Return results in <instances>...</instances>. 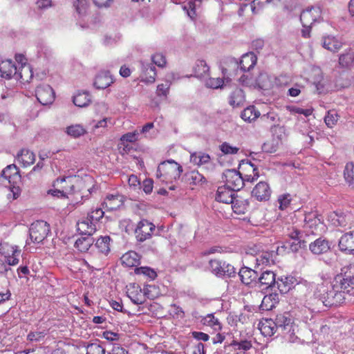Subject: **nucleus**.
<instances>
[{
    "label": "nucleus",
    "instance_id": "f257e3e1",
    "mask_svg": "<svg viewBox=\"0 0 354 354\" xmlns=\"http://www.w3.org/2000/svg\"><path fill=\"white\" fill-rule=\"evenodd\" d=\"M329 281L324 274L317 279L313 293L307 300L309 309L313 312H322L342 303L344 294H351L354 290V263L343 266L340 272L335 275L332 282V290H329Z\"/></svg>",
    "mask_w": 354,
    "mask_h": 354
},
{
    "label": "nucleus",
    "instance_id": "f03ea898",
    "mask_svg": "<svg viewBox=\"0 0 354 354\" xmlns=\"http://www.w3.org/2000/svg\"><path fill=\"white\" fill-rule=\"evenodd\" d=\"M53 186L62 189L66 198L70 196L76 203H80L83 198L90 195L92 179L88 176L82 178L79 176H69L56 179Z\"/></svg>",
    "mask_w": 354,
    "mask_h": 354
},
{
    "label": "nucleus",
    "instance_id": "7ed1b4c3",
    "mask_svg": "<svg viewBox=\"0 0 354 354\" xmlns=\"http://www.w3.org/2000/svg\"><path fill=\"white\" fill-rule=\"evenodd\" d=\"M183 171L180 164L173 160H169L160 163L156 176L160 181L169 184L179 179Z\"/></svg>",
    "mask_w": 354,
    "mask_h": 354
},
{
    "label": "nucleus",
    "instance_id": "20e7f679",
    "mask_svg": "<svg viewBox=\"0 0 354 354\" xmlns=\"http://www.w3.org/2000/svg\"><path fill=\"white\" fill-rule=\"evenodd\" d=\"M0 254L8 265L15 266L19 263L21 250L19 246L8 243H0Z\"/></svg>",
    "mask_w": 354,
    "mask_h": 354
},
{
    "label": "nucleus",
    "instance_id": "39448f33",
    "mask_svg": "<svg viewBox=\"0 0 354 354\" xmlns=\"http://www.w3.org/2000/svg\"><path fill=\"white\" fill-rule=\"evenodd\" d=\"M50 232L49 224L44 221H37L30 225V237L34 243H41Z\"/></svg>",
    "mask_w": 354,
    "mask_h": 354
},
{
    "label": "nucleus",
    "instance_id": "423d86ee",
    "mask_svg": "<svg viewBox=\"0 0 354 354\" xmlns=\"http://www.w3.org/2000/svg\"><path fill=\"white\" fill-rule=\"evenodd\" d=\"M322 226L323 222L317 212H310L304 214L303 228L307 234H316Z\"/></svg>",
    "mask_w": 354,
    "mask_h": 354
},
{
    "label": "nucleus",
    "instance_id": "0eeeda50",
    "mask_svg": "<svg viewBox=\"0 0 354 354\" xmlns=\"http://www.w3.org/2000/svg\"><path fill=\"white\" fill-rule=\"evenodd\" d=\"M156 229L155 225L147 219L140 220L135 228L134 234L138 242H144L151 238Z\"/></svg>",
    "mask_w": 354,
    "mask_h": 354
},
{
    "label": "nucleus",
    "instance_id": "6e6552de",
    "mask_svg": "<svg viewBox=\"0 0 354 354\" xmlns=\"http://www.w3.org/2000/svg\"><path fill=\"white\" fill-rule=\"evenodd\" d=\"M153 288L151 286H147L144 288V292L138 285L135 283L130 284L127 288V295L130 299L136 304H142L145 302V296L148 298L152 299L153 295L149 292V289Z\"/></svg>",
    "mask_w": 354,
    "mask_h": 354
},
{
    "label": "nucleus",
    "instance_id": "1a4fd4ad",
    "mask_svg": "<svg viewBox=\"0 0 354 354\" xmlns=\"http://www.w3.org/2000/svg\"><path fill=\"white\" fill-rule=\"evenodd\" d=\"M225 186L233 191H239L244 186V180L239 171L227 169L223 173Z\"/></svg>",
    "mask_w": 354,
    "mask_h": 354
},
{
    "label": "nucleus",
    "instance_id": "9d476101",
    "mask_svg": "<svg viewBox=\"0 0 354 354\" xmlns=\"http://www.w3.org/2000/svg\"><path fill=\"white\" fill-rule=\"evenodd\" d=\"M239 171L244 182L252 183L259 177L258 168L248 160L241 162L239 166Z\"/></svg>",
    "mask_w": 354,
    "mask_h": 354
},
{
    "label": "nucleus",
    "instance_id": "9b49d317",
    "mask_svg": "<svg viewBox=\"0 0 354 354\" xmlns=\"http://www.w3.org/2000/svg\"><path fill=\"white\" fill-rule=\"evenodd\" d=\"M209 266L212 272L216 275L232 277L236 273L234 266L225 261L212 259L209 261Z\"/></svg>",
    "mask_w": 354,
    "mask_h": 354
},
{
    "label": "nucleus",
    "instance_id": "f8f14e48",
    "mask_svg": "<svg viewBox=\"0 0 354 354\" xmlns=\"http://www.w3.org/2000/svg\"><path fill=\"white\" fill-rule=\"evenodd\" d=\"M104 257L99 252L91 251L84 255L82 261L88 269L101 270L104 266Z\"/></svg>",
    "mask_w": 354,
    "mask_h": 354
},
{
    "label": "nucleus",
    "instance_id": "ddd939ff",
    "mask_svg": "<svg viewBox=\"0 0 354 354\" xmlns=\"http://www.w3.org/2000/svg\"><path fill=\"white\" fill-rule=\"evenodd\" d=\"M322 10L319 7H312L302 11L300 21L303 26L311 27L312 25L321 19Z\"/></svg>",
    "mask_w": 354,
    "mask_h": 354
},
{
    "label": "nucleus",
    "instance_id": "4468645a",
    "mask_svg": "<svg viewBox=\"0 0 354 354\" xmlns=\"http://www.w3.org/2000/svg\"><path fill=\"white\" fill-rule=\"evenodd\" d=\"M35 95L37 100L43 105L52 104L55 97L53 88L48 84L38 86L35 91Z\"/></svg>",
    "mask_w": 354,
    "mask_h": 354
},
{
    "label": "nucleus",
    "instance_id": "2eb2a0df",
    "mask_svg": "<svg viewBox=\"0 0 354 354\" xmlns=\"http://www.w3.org/2000/svg\"><path fill=\"white\" fill-rule=\"evenodd\" d=\"M272 194L269 184L265 181L258 183L252 191V195L259 201H266L270 198Z\"/></svg>",
    "mask_w": 354,
    "mask_h": 354
},
{
    "label": "nucleus",
    "instance_id": "dca6fc26",
    "mask_svg": "<svg viewBox=\"0 0 354 354\" xmlns=\"http://www.w3.org/2000/svg\"><path fill=\"white\" fill-rule=\"evenodd\" d=\"M339 250L346 254H354V231L344 234L339 241Z\"/></svg>",
    "mask_w": 354,
    "mask_h": 354
},
{
    "label": "nucleus",
    "instance_id": "f3484780",
    "mask_svg": "<svg viewBox=\"0 0 354 354\" xmlns=\"http://www.w3.org/2000/svg\"><path fill=\"white\" fill-rule=\"evenodd\" d=\"M309 249L313 254L320 255L330 250V244L326 239L319 238L309 245Z\"/></svg>",
    "mask_w": 354,
    "mask_h": 354
},
{
    "label": "nucleus",
    "instance_id": "a211bd4d",
    "mask_svg": "<svg viewBox=\"0 0 354 354\" xmlns=\"http://www.w3.org/2000/svg\"><path fill=\"white\" fill-rule=\"evenodd\" d=\"M123 196L120 194H109L104 198L102 207L107 211H113L123 205Z\"/></svg>",
    "mask_w": 354,
    "mask_h": 354
},
{
    "label": "nucleus",
    "instance_id": "6ab92c4d",
    "mask_svg": "<svg viewBox=\"0 0 354 354\" xmlns=\"http://www.w3.org/2000/svg\"><path fill=\"white\" fill-rule=\"evenodd\" d=\"M17 162L23 167H28L35 161V155L28 149H22L16 156Z\"/></svg>",
    "mask_w": 354,
    "mask_h": 354
},
{
    "label": "nucleus",
    "instance_id": "aec40b11",
    "mask_svg": "<svg viewBox=\"0 0 354 354\" xmlns=\"http://www.w3.org/2000/svg\"><path fill=\"white\" fill-rule=\"evenodd\" d=\"M258 328L264 337H272L277 332V328L271 319H264L259 322Z\"/></svg>",
    "mask_w": 354,
    "mask_h": 354
},
{
    "label": "nucleus",
    "instance_id": "412c9836",
    "mask_svg": "<svg viewBox=\"0 0 354 354\" xmlns=\"http://www.w3.org/2000/svg\"><path fill=\"white\" fill-rule=\"evenodd\" d=\"M17 70V66L10 59L3 60L0 63V75L3 78L9 80L13 76L15 77Z\"/></svg>",
    "mask_w": 354,
    "mask_h": 354
},
{
    "label": "nucleus",
    "instance_id": "4be33fe9",
    "mask_svg": "<svg viewBox=\"0 0 354 354\" xmlns=\"http://www.w3.org/2000/svg\"><path fill=\"white\" fill-rule=\"evenodd\" d=\"M240 279L243 283L246 286H250L253 283H256L258 277L257 272L250 268L243 267L239 272Z\"/></svg>",
    "mask_w": 354,
    "mask_h": 354
},
{
    "label": "nucleus",
    "instance_id": "5701e85b",
    "mask_svg": "<svg viewBox=\"0 0 354 354\" xmlns=\"http://www.w3.org/2000/svg\"><path fill=\"white\" fill-rule=\"evenodd\" d=\"M295 282L296 279L292 276H282L278 279L276 285L281 294H286L294 288Z\"/></svg>",
    "mask_w": 354,
    "mask_h": 354
},
{
    "label": "nucleus",
    "instance_id": "b1692460",
    "mask_svg": "<svg viewBox=\"0 0 354 354\" xmlns=\"http://www.w3.org/2000/svg\"><path fill=\"white\" fill-rule=\"evenodd\" d=\"M113 82V77L109 71L99 73L95 79L94 86L97 89H104Z\"/></svg>",
    "mask_w": 354,
    "mask_h": 354
},
{
    "label": "nucleus",
    "instance_id": "393cba45",
    "mask_svg": "<svg viewBox=\"0 0 354 354\" xmlns=\"http://www.w3.org/2000/svg\"><path fill=\"white\" fill-rule=\"evenodd\" d=\"M258 282L263 289L272 288L276 285V274L272 271L266 270L258 278Z\"/></svg>",
    "mask_w": 354,
    "mask_h": 354
},
{
    "label": "nucleus",
    "instance_id": "a878e982",
    "mask_svg": "<svg viewBox=\"0 0 354 354\" xmlns=\"http://www.w3.org/2000/svg\"><path fill=\"white\" fill-rule=\"evenodd\" d=\"M234 196V191L223 185L218 187L216 194V200L221 203L229 204L232 201Z\"/></svg>",
    "mask_w": 354,
    "mask_h": 354
},
{
    "label": "nucleus",
    "instance_id": "bb28decb",
    "mask_svg": "<svg viewBox=\"0 0 354 354\" xmlns=\"http://www.w3.org/2000/svg\"><path fill=\"white\" fill-rule=\"evenodd\" d=\"M240 82L242 84L247 86H257L260 88H264L267 86L268 77L265 74H260L256 79L255 83L249 78L248 75H243L240 77Z\"/></svg>",
    "mask_w": 354,
    "mask_h": 354
},
{
    "label": "nucleus",
    "instance_id": "cd10ccee",
    "mask_svg": "<svg viewBox=\"0 0 354 354\" xmlns=\"http://www.w3.org/2000/svg\"><path fill=\"white\" fill-rule=\"evenodd\" d=\"M33 72L30 64H23L17 66L15 77L22 83L30 82L32 79Z\"/></svg>",
    "mask_w": 354,
    "mask_h": 354
},
{
    "label": "nucleus",
    "instance_id": "c85d7f7f",
    "mask_svg": "<svg viewBox=\"0 0 354 354\" xmlns=\"http://www.w3.org/2000/svg\"><path fill=\"white\" fill-rule=\"evenodd\" d=\"M274 323L277 328H281L283 330H288V332L294 331L292 329V322L288 313L277 315Z\"/></svg>",
    "mask_w": 354,
    "mask_h": 354
},
{
    "label": "nucleus",
    "instance_id": "c756f323",
    "mask_svg": "<svg viewBox=\"0 0 354 354\" xmlns=\"http://www.w3.org/2000/svg\"><path fill=\"white\" fill-rule=\"evenodd\" d=\"M156 70L151 64L143 65L141 75V82L147 84H153L156 81Z\"/></svg>",
    "mask_w": 354,
    "mask_h": 354
},
{
    "label": "nucleus",
    "instance_id": "7c9ffc66",
    "mask_svg": "<svg viewBox=\"0 0 354 354\" xmlns=\"http://www.w3.org/2000/svg\"><path fill=\"white\" fill-rule=\"evenodd\" d=\"M77 230L81 234L91 236L96 230L95 225L86 217L77 223Z\"/></svg>",
    "mask_w": 354,
    "mask_h": 354
},
{
    "label": "nucleus",
    "instance_id": "2f4dec72",
    "mask_svg": "<svg viewBox=\"0 0 354 354\" xmlns=\"http://www.w3.org/2000/svg\"><path fill=\"white\" fill-rule=\"evenodd\" d=\"M257 61V57L254 53L250 52L244 54L240 60L241 69L243 71H249L256 65Z\"/></svg>",
    "mask_w": 354,
    "mask_h": 354
},
{
    "label": "nucleus",
    "instance_id": "473e14b6",
    "mask_svg": "<svg viewBox=\"0 0 354 354\" xmlns=\"http://www.w3.org/2000/svg\"><path fill=\"white\" fill-rule=\"evenodd\" d=\"M276 254L274 251H263L259 253L256 257L258 266H271L274 264Z\"/></svg>",
    "mask_w": 354,
    "mask_h": 354
},
{
    "label": "nucleus",
    "instance_id": "72a5a7b5",
    "mask_svg": "<svg viewBox=\"0 0 354 354\" xmlns=\"http://www.w3.org/2000/svg\"><path fill=\"white\" fill-rule=\"evenodd\" d=\"M201 322L204 326L210 327L216 332L221 331L223 328L222 323L214 313L207 314L202 318Z\"/></svg>",
    "mask_w": 354,
    "mask_h": 354
},
{
    "label": "nucleus",
    "instance_id": "f704fd0d",
    "mask_svg": "<svg viewBox=\"0 0 354 354\" xmlns=\"http://www.w3.org/2000/svg\"><path fill=\"white\" fill-rule=\"evenodd\" d=\"M279 298L277 293H271L265 295L260 305V309L262 310H271L279 303Z\"/></svg>",
    "mask_w": 354,
    "mask_h": 354
},
{
    "label": "nucleus",
    "instance_id": "c9c22d12",
    "mask_svg": "<svg viewBox=\"0 0 354 354\" xmlns=\"http://www.w3.org/2000/svg\"><path fill=\"white\" fill-rule=\"evenodd\" d=\"M73 102L79 107H85L91 103V95L88 91H78L74 95Z\"/></svg>",
    "mask_w": 354,
    "mask_h": 354
},
{
    "label": "nucleus",
    "instance_id": "e433bc0d",
    "mask_svg": "<svg viewBox=\"0 0 354 354\" xmlns=\"http://www.w3.org/2000/svg\"><path fill=\"white\" fill-rule=\"evenodd\" d=\"M245 94L241 88H236L231 93L230 96L229 103L233 107H239L242 106L245 102Z\"/></svg>",
    "mask_w": 354,
    "mask_h": 354
},
{
    "label": "nucleus",
    "instance_id": "4c0bfd02",
    "mask_svg": "<svg viewBox=\"0 0 354 354\" xmlns=\"http://www.w3.org/2000/svg\"><path fill=\"white\" fill-rule=\"evenodd\" d=\"M230 203L232 204L233 212L239 215L245 214L248 207V202L237 196H234Z\"/></svg>",
    "mask_w": 354,
    "mask_h": 354
},
{
    "label": "nucleus",
    "instance_id": "58836bf2",
    "mask_svg": "<svg viewBox=\"0 0 354 354\" xmlns=\"http://www.w3.org/2000/svg\"><path fill=\"white\" fill-rule=\"evenodd\" d=\"M323 47L331 52H337L342 46L340 41L333 36H326L323 38Z\"/></svg>",
    "mask_w": 354,
    "mask_h": 354
},
{
    "label": "nucleus",
    "instance_id": "ea45409f",
    "mask_svg": "<svg viewBox=\"0 0 354 354\" xmlns=\"http://www.w3.org/2000/svg\"><path fill=\"white\" fill-rule=\"evenodd\" d=\"M121 261L126 267H134L139 263V257L136 252L129 251L122 256Z\"/></svg>",
    "mask_w": 354,
    "mask_h": 354
},
{
    "label": "nucleus",
    "instance_id": "a19ab883",
    "mask_svg": "<svg viewBox=\"0 0 354 354\" xmlns=\"http://www.w3.org/2000/svg\"><path fill=\"white\" fill-rule=\"evenodd\" d=\"M260 115L259 111L252 105L248 106L241 112V117L244 121L251 122L258 118Z\"/></svg>",
    "mask_w": 354,
    "mask_h": 354
},
{
    "label": "nucleus",
    "instance_id": "79ce46f5",
    "mask_svg": "<svg viewBox=\"0 0 354 354\" xmlns=\"http://www.w3.org/2000/svg\"><path fill=\"white\" fill-rule=\"evenodd\" d=\"M110 237L107 236L99 238L95 243V247L97 249L95 252L106 256L110 252Z\"/></svg>",
    "mask_w": 354,
    "mask_h": 354
},
{
    "label": "nucleus",
    "instance_id": "37998d69",
    "mask_svg": "<svg viewBox=\"0 0 354 354\" xmlns=\"http://www.w3.org/2000/svg\"><path fill=\"white\" fill-rule=\"evenodd\" d=\"M196 77L203 78L209 76V68L204 60H197L194 68Z\"/></svg>",
    "mask_w": 354,
    "mask_h": 354
},
{
    "label": "nucleus",
    "instance_id": "c03bdc74",
    "mask_svg": "<svg viewBox=\"0 0 354 354\" xmlns=\"http://www.w3.org/2000/svg\"><path fill=\"white\" fill-rule=\"evenodd\" d=\"M65 132L74 138H80L87 133L86 129L82 125L77 124L67 127Z\"/></svg>",
    "mask_w": 354,
    "mask_h": 354
},
{
    "label": "nucleus",
    "instance_id": "a18cd8bd",
    "mask_svg": "<svg viewBox=\"0 0 354 354\" xmlns=\"http://www.w3.org/2000/svg\"><path fill=\"white\" fill-rule=\"evenodd\" d=\"M210 156L209 154L204 152H194L190 156V161L196 165H202L209 162Z\"/></svg>",
    "mask_w": 354,
    "mask_h": 354
},
{
    "label": "nucleus",
    "instance_id": "49530a36",
    "mask_svg": "<svg viewBox=\"0 0 354 354\" xmlns=\"http://www.w3.org/2000/svg\"><path fill=\"white\" fill-rule=\"evenodd\" d=\"M2 176L7 179L10 183L16 178H19L18 168L15 165H10L7 166L2 171Z\"/></svg>",
    "mask_w": 354,
    "mask_h": 354
},
{
    "label": "nucleus",
    "instance_id": "de8ad7c7",
    "mask_svg": "<svg viewBox=\"0 0 354 354\" xmlns=\"http://www.w3.org/2000/svg\"><path fill=\"white\" fill-rule=\"evenodd\" d=\"M232 346H234L236 351H244L248 352L252 348V342L250 339H233L230 344Z\"/></svg>",
    "mask_w": 354,
    "mask_h": 354
},
{
    "label": "nucleus",
    "instance_id": "09e8293b",
    "mask_svg": "<svg viewBox=\"0 0 354 354\" xmlns=\"http://www.w3.org/2000/svg\"><path fill=\"white\" fill-rule=\"evenodd\" d=\"M93 239L91 236L81 237L76 240L75 247L80 252H86L93 244Z\"/></svg>",
    "mask_w": 354,
    "mask_h": 354
},
{
    "label": "nucleus",
    "instance_id": "8fccbe9b",
    "mask_svg": "<svg viewBox=\"0 0 354 354\" xmlns=\"http://www.w3.org/2000/svg\"><path fill=\"white\" fill-rule=\"evenodd\" d=\"M344 177L348 185H352L354 183V164L353 162H348L346 165Z\"/></svg>",
    "mask_w": 354,
    "mask_h": 354
},
{
    "label": "nucleus",
    "instance_id": "3c124183",
    "mask_svg": "<svg viewBox=\"0 0 354 354\" xmlns=\"http://www.w3.org/2000/svg\"><path fill=\"white\" fill-rule=\"evenodd\" d=\"M73 7L80 17L86 14L88 4L87 0H76L73 3Z\"/></svg>",
    "mask_w": 354,
    "mask_h": 354
},
{
    "label": "nucleus",
    "instance_id": "603ef678",
    "mask_svg": "<svg viewBox=\"0 0 354 354\" xmlns=\"http://www.w3.org/2000/svg\"><path fill=\"white\" fill-rule=\"evenodd\" d=\"M171 83L168 81L157 86L156 93L160 98L166 99L169 93Z\"/></svg>",
    "mask_w": 354,
    "mask_h": 354
},
{
    "label": "nucleus",
    "instance_id": "864d4df0",
    "mask_svg": "<svg viewBox=\"0 0 354 354\" xmlns=\"http://www.w3.org/2000/svg\"><path fill=\"white\" fill-rule=\"evenodd\" d=\"M135 273L138 275H144L150 279H154L157 277L156 272L148 267H140L135 269Z\"/></svg>",
    "mask_w": 354,
    "mask_h": 354
},
{
    "label": "nucleus",
    "instance_id": "5fc2aeb1",
    "mask_svg": "<svg viewBox=\"0 0 354 354\" xmlns=\"http://www.w3.org/2000/svg\"><path fill=\"white\" fill-rule=\"evenodd\" d=\"M354 62V55L347 53L339 56V64L343 67H348Z\"/></svg>",
    "mask_w": 354,
    "mask_h": 354
},
{
    "label": "nucleus",
    "instance_id": "6e6d98bb",
    "mask_svg": "<svg viewBox=\"0 0 354 354\" xmlns=\"http://www.w3.org/2000/svg\"><path fill=\"white\" fill-rule=\"evenodd\" d=\"M106 350L101 345L92 343L88 345L86 354H105Z\"/></svg>",
    "mask_w": 354,
    "mask_h": 354
},
{
    "label": "nucleus",
    "instance_id": "4d7b16f0",
    "mask_svg": "<svg viewBox=\"0 0 354 354\" xmlns=\"http://www.w3.org/2000/svg\"><path fill=\"white\" fill-rule=\"evenodd\" d=\"M104 212L102 208H96L88 214L87 218L93 223L99 221L103 216Z\"/></svg>",
    "mask_w": 354,
    "mask_h": 354
},
{
    "label": "nucleus",
    "instance_id": "13d9d810",
    "mask_svg": "<svg viewBox=\"0 0 354 354\" xmlns=\"http://www.w3.org/2000/svg\"><path fill=\"white\" fill-rule=\"evenodd\" d=\"M220 150L224 154H236L239 151V148L237 147L232 146L228 142L222 143L220 147Z\"/></svg>",
    "mask_w": 354,
    "mask_h": 354
},
{
    "label": "nucleus",
    "instance_id": "bf43d9fd",
    "mask_svg": "<svg viewBox=\"0 0 354 354\" xmlns=\"http://www.w3.org/2000/svg\"><path fill=\"white\" fill-rule=\"evenodd\" d=\"M291 200V196L289 194H283L280 195L278 198L279 209L283 210L287 208L290 204Z\"/></svg>",
    "mask_w": 354,
    "mask_h": 354
},
{
    "label": "nucleus",
    "instance_id": "052dcab7",
    "mask_svg": "<svg viewBox=\"0 0 354 354\" xmlns=\"http://www.w3.org/2000/svg\"><path fill=\"white\" fill-rule=\"evenodd\" d=\"M224 83L223 79L221 77H209L206 80V85L212 88H218L223 86Z\"/></svg>",
    "mask_w": 354,
    "mask_h": 354
},
{
    "label": "nucleus",
    "instance_id": "680f3d73",
    "mask_svg": "<svg viewBox=\"0 0 354 354\" xmlns=\"http://www.w3.org/2000/svg\"><path fill=\"white\" fill-rule=\"evenodd\" d=\"M152 62L158 67L163 68L167 64L166 58L162 53H156L151 57Z\"/></svg>",
    "mask_w": 354,
    "mask_h": 354
},
{
    "label": "nucleus",
    "instance_id": "e2e57ef3",
    "mask_svg": "<svg viewBox=\"0 0 354 354\" xmlns=\"http://www.w3.org/2000/svg\"><path fill=\"white\" fill-rule=\"evenodd\" d=\"M46 333L44 331L30 332L27 335V340L30 342H39L44 338Z\"/></svg>",
    "mask_w": 354,
    "mask_h": 354
},
{
    "label": "nucleus",
    "instance_id": "0e129e2a",
    "mask_svg": "<svg viewBox=\"0 0 354 354\" xmlns=\"http://www.w3.org/2000/svg\"><path fill=\"white\" fill-rule=\"evenodd\" d=\"M337 114L332 113L330 111H328L324 118L326 124L330 128H332L337 123Z\"/></svg>",
    "mask_w": 354,
    "mask_h": 354
},
{
    "label": "nucleus",
    "instance_id": "69168bd1",
    "mask_svg": "<svg viewBox=\"0 0 354 354\" xmlns=\"http://www.w3.org/2000/svg\"><path fill=\"white\" fill-rule=\"evenodd\" d=\"M138 132H129L122 136L120 140L122 142H134L138 140Z\"/></svg>",
    "mask_w": 354,
    "mask_h": 354
},
{
    "label": "nucleus",
    "instance_id": "338daca9",
    "mask_svg": "<svg viewBox=\"0 0 354 354\" xmlns=\"http://www.w3.org/2000/svg\"><path fill=\"white\" fill-rule=\"evenodd\" d=\"M107 354H129V351L119 344H113Z\"/></svg>",
    "mask_w": 354,
    "mask_h": 354
},
{
    "label": "nucleus",
    "instance_id": "774afa93",
    "mask_svg": "<svg viewBox=\"0 0 354 354\" xmlns=\"http://www.w3.org/2000/svg\"><path fill=\"white\" fill-rule=\"evenodd\" d=\"M288 109L292 113L303 114L305 116H309L313 113L312 109H304L297 106H288Z\"/></svg>",
    "mask_w": 354,
    "mask_h": 354
}]
</instances>
